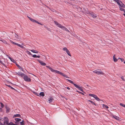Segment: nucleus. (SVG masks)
Masks as SVG:
<instances>
[{"mask_svg": "<svg viewBox=\"0 0 125 125\" xmlns=\"http://www.w3.org/2000/svg\"><path fill=\"white\" fill-rule=\"evenodd\" d=\"M46 67L47 68H49V69L51 70V71L53 72H55L56 73L58 74H60L62 75L64 77H65L69 78V77L68 76L64 73H62L60 72V71L57 70H54L53 69H52L51 67H50L49 66H46Z\"/></svg>", "mask_w": 125, "mask_h": 125, "instance_id": "f257e3e1", "label": "nucleus"}, {"mask_svg": "<svg viewBox=\"0 0 125 125\" xmlns=\"http://www.w3.org/2000/svg\"><path fill=\"white\" fill-rule=\"evenodd\" d=\"M4 122H3V124H4V125H6V124H7L8 125H18V124H17V122H15V123H16V124H14L12 122L9 123V119L8 118L6 117L4 118Z\"/></svg>", "mask_w": 125, "mask_h": 125, "instance_id": "f03ea898", "label": "nucleus"}, {"mask_svg": "<svg viewBox=\"0 0 125 125\" xmlns=\"http://www.w3.org/2000/svg\"><path fill=\"white\" fill-rule=\"evenodd\" d=\"M54 23L59 28L62 29L63 30H65L66 29L65 27L62 25L61 24L59 23L58 22L54 21Z\"/></svg>", "mask_w": 125, "mask_h": 125, "instance_id": "7ed1b4c3", "label": "nucleus"}, {"mask_svg": "<svg viewBox=\"0 0 125 125\" xmlns=\"http://www.w3.org/2000/svg\"><path fill=\"white\" fill-rule=\"evenodd\" d=\"M93 72L98 75H104V73L102 72L101 70L97 69L93 71Z\"/></svg>", "mask_w": 125, "mask_h": 125, "instance_id": "20e7f679", "label": "nucleus"}, {"mask_svg": "<svg viewBox=\"0 0 125 125\" xmlns=\"http://www.w3.org/2000/svg\"><path fill=\"white\" fill-rule=\"evenodd\" d=\"M23 78L24 80L26 82H30L31 81V79L25 74L24 75Z\"/></svg>", "mask_w": 125, "mask_h": 125, "instance_id": "39448f33", "label": "nucleus"}, {"mask_svg": "<svg viewBox=\"0 0 125 125\" xmlns=\"http://www.w3.org/2000/svg\"><path fill=\"white\" fill-rule=\"evenodd\" d=\"M89 96H92L97 101H99L100 100V99L98 98L97 96L94 94H89Z\"/></svg>", "mask_w": 125, "mask_h": 125, "instance_id": "423d86ee", "label": "nucleus"}, {"mask_svg": "<svg viewBox=\"0 0 125 125\" xmlns=\"http://www.w3.org/2000/svg\"><path fill=\"white\" fill-rule=\"evenodd\" d=\"M74 86L76 88L79 89V90L83 92V90L82 88L83 87H80L79 85H77L76 84H74Z\"/></svg>", "mask_w": 125, "mask_h": 125, "instance_id": "0eeeda50", "label": "nucleus"}, {"mask_svg": "<svg viewBox=\"0 0 125 125\" xmlns=\"http://www.w3.org/2000/svg\"><path fill=\"white\" fill-rule=\"evenodd\" d=\"M27 17H28V18L31 21L33 22H35L36 23L38 24H41V25H42L41 23H40L39 22L35 20H34V19H32L28 16Z\"/></svg>", "mask_w": 125, "mask_h": 125, "instance_id": "6e6552de", "label": "nucleus"}, {"mask_svg": "<svg viewBox=\"0 0 125 125\" xmlns=\"http://www.w3.org/2000/svg\"><path fill=\"white\" fill-rule=\"evenodd\" d=\"M118 4L120 6L119 7H122V8H125V5L121 1L118 3Z\"/></svg>", "mask_w": 125, "mask_h": 125, "instance_id": "1a4fd4ad", "label": "nucleus"}, {"mask_svg": "<svg viewBox=\"0 0 125 125\" xmlns=\"http://www.w3.org/2000/svg\"><path fill=\"white\" fill-rule=\"evenodd\" d=\"M89 14L92 16L93 18H96L97 16L96 14H94V13L93 12H89Z\"/></svg>", "mask_w": 125, "mask_h": 125, "instance_id": "9d476101", "label": "nucleus"}, {"mask_svg": "<svg viewBox=\"0 0 125 125\" xmlns=\"http://www.w3.org/2000/svg\"><path fill=\"white\" fill-rule=\"evenodd\" d=\"M38 61L40 63L41 65L42 66H45L46 65V64L44 62L42 61L39 60H38Z\"/></svg>", "mask_w": 125, "mask_h": 125, "instance_id": "9b49d317", "label": "nucleus"}, {"mask_svg": "<svg viewBox=\"0 0 125 125\" xmlns=\"http://www.w3.org/2000/svg\"><path fill=\"white\" fill-rule=\"evenodd\" d=\"M17 73L19 75H20L21 76V77H23L25 75V74L21 72H18Z\"/></svg>", "mask_w": 125, "mask_h": 125, "instance_id": "f8f14e48", "label": "nucleus"}, {"mask_svg": "<svg viewBox=\"0 0 125 125\" xmlns=\"http://www.w3.org/2000/svg\"><path fill=\"white\" fill-rule=\"evenodd\" d=\"M15 37L14 38L16 39H21V38L19 36H18V35L15 34L14 36Z\"/></svg>", "mask_w": 125, "mask_h": 125, "instance_id": "ddd939ff", "label": "nucleus"}, {"mask_svg": "<svg viewBox=\"0 0 125 125\" xmlns=\"http://www.w3.org/2000/svg\"><path fill=\"white\" fill-rule=\"evenodd\" d=\"M21 115L19 114H17L15 115H13V118H15L16 117H21Z\"/></svg>", "mask_w": 125, "mask_h": 125, "instance_id": "4468645a", "label": "nucleus"}, {"mask_svg": "<svg viewBox=\"0 0 125 125\" xmlns=\"http://www.w3.org/2000/svg\"><path fill=\"white\" fill-rule=\"evenodd\" d=\"M115 55L114 54L113 56V59L114 61L115 62H117L118 61V59H116L115 57Z\"/></svg>", "mask_w": 125, "mask_h": 125, "instance_id": "2eb2a0df", "label": "nucleus"}, {"mask_svg": "<svg viewBox=\"0 0 125 125\" xmlns=\"http://www.w3.org/2000/svg\"><path fill=\"white\" fill-rule=\"evenodd\" d=\"M53 100V99L52 97H50V99H49L48 100V101L49 102V103H51L52 102V101Z\"/></svg>", "mask_w": 125, "mask_h": 125, "instance_id": "dca6fc26", "label": "nucleus"}, {"mask_svg": "<svg viewBox=\"0 0 125 125\" xmlns=\"http://www.w3.org/2000/svg\"><path fill=\"white\" fill-rule=\"evenodd\" d=\"M113 117L117 120H120L119 117L115 115H114Z\"/></svg>", "mask_w": 125, "mask_h": 125, "instance_id": "f3484780", "label": "nucleus"}, {"mask_svg": "<svg viewBox=\"0 0 125 125\" xmlns=\"http://www.w3.org/2000/svg\"><path fill=\"white\" fill-rule=\"evenodd\" d=\"M10 42L12 43L13 44L17 45V46L19 44L18 43L14 42H13L12 41H11V40H10Z\"/></svg>", "mask_w": 125, "mask_h": 125, "instance_id": "a211bd4d", "label": "nucleus"}, {"mask_svg": "<svg viewBox=\"0 0 125 125\" xmlns=\"http://www.w3.org/2000/svg\"><path fill=\"white\" fill-rule=\"evenodd\" d=\"M103 107L104 108L106 109H108L109 108V107L107 105L104 104H103Z\"/></svg>", "mask_w": 125, "mask_h": 125, "instance_id": "6ab92c4d", "label": "nucleus"}, {"mask_svg": "<svg viewBox=\"0 0 125 125\" xmlns=\"http://www.w3.org/2000/svg\"><path fill=\"white\" fill-rule=\"evenodd\" d=\"M15 120L18 122H19L21 120L20 118H15Z\"/></svg>", "mask_w": 125, "mask_h": 125, "instance_id": "aec40b11", "label": "nucleus"}, {"mask_svg": "<svg viewBox=\"0 0 125 125\" xmlns=\"http://www.w3.org/2000/svg\"><path fill=\"white\" fill-rule=\"evenodd\" d=\"M30 51L31 52H32L34 53H37L38 52V51H37L36 50H31Z\"/></svg>", "mask_w": 125, "mask_h": 125, "instance_id": "412c9836", "label": "nucleus"}, {"mask_svg": "<svg viewBox=\"0 0 125 125\" xmlns=\"http://www.w3.org/2000/svg\"><path fill=\"white\" fill-rule=\"evenodd\" d=\"M39 94L40 95L42 96H44L45 95L44 93L42 92H41Z\"/></svg>", "mask_w": 125, "mask_h": 125, "instance_id": "4be33fe9", "label": "nucleus"}, {"mask_svg": "<svg viewBox=\"0 0 125 125\" xmlns=\"http://www.w3.org/2000/svg\"><path fill=\"white\" fill-rule=\"evenodd\" d=\"M6 112L7 113H9L10 111V108L7 107H6Z\"/></svg>", "mask_w": 125, "mask_h": 125, "instance_id": "5701e85b", "label": "nucleus"}, {"mask_svg": "<svg viewBox=\"0 0 125 125\" xmlns=\"http://www.w3.org/2000/svg\"><path fill=\"white\" fill-rule=\"evenodd\" d=\"M66 52L67 54L68 55L70 56H71V54L69 50H68Z\"/></svg>", "mask_w": 125, "mask_h": 125, "instance_id": "b1692460", "label": "nucleus"}, {"mask_svg": "<svg viewBox=\"0 0 125 125\" xmlns=\"http://www.w3.org/2000/svg\"><path fill=\"white\" fill-rule=\"evenodd\" d=\"M1 41L3 43L5 44H7L8 45H9V44L7 43V42L4 40H1Z\"/></svg>", "mask_w": 125, "mask_h": 125, "instance_id": "393cba45", "label": "nucleus"}, {"mask_svg": "<svg viewBox=\"0 0 125 125\" xmlns=\"http://www.w3.org/2000/svg\"><path fill=\"white\" fill-rule=\"evenodd\" d=\"M21 125H24L25 122L24 121L22 120L21 122H20Z\"/></svg>", "mask_w": 125, "mask_h": 125, "instance_id": "a878e982", "label": "nucleus"}, {"mask_svg": "<svg viewBox=\"0 0 125 125\" xmlns=\"http://www.w3.org/2000/svg\"><path fill=\"white\" fill-rule=\"evenodd\" d=\"M17 65V66L22 71H23V69L20 66V65Z\"/></svg>", "mask_w": 125, "mask_h": 125, "instance_id": "bb28decb", "label": "nucleus"}, {"mask_svg": "<svg viewBox=\"0 0 125 125\" xmlns=\"http://www.w3.org/2000/svg\"><path fill=\"white\" fill-rule=\"evenodd\" d=\"M69 82H70V83H72V84H73V85H74V84H75V83H73V81H71V80H68V79H67V80Z\"/></svg>", "mask_w": 125, "mask_h": 125, "instance_id": "cd10ccee", "label": "nucleus"}, {"mask_svg": "<svg viewBox=\"0 0 125 125\" xmlns=\"http://www.w3.org/2000/svg\"><path fill=\"white\" fill-rule=\"evenodd\" d=\"M62 50L64 51H66V52L68 50L66 47H65L63 48Z\"/></svg>", "mask_w": 125, "mask_h": 125, "instance_id": "c85d7f7f", "label": "nucleus"}, {"mask_svg": "<svg viewBox=\"0 0 125 125\" xmlns=\"http://www.w3.org/2000/svg\"><path fill=\"white\" fill-rule=\"evenodd\" d=\"M62 50L64 51H66V52L68 50L66 47H65L63 48Z\"/></svg>", "mask_w": 125, "mask_h": 125, "instance_id": "c756f323", "label": "nucleus"}, {"mask_svg": "<svg viewBox=\"0 0 125 125\" xmlns=\"http://www.w3.org/2000/svg\"><path fill=\"white\" fill-rule=\"evenodd\" d=\"M62 50L64 51H66V52L68 50L66 47H65L63 48Z\"/></svg>", "mask_w": 125, "mask_h": 125, "instance_id": "7c9ffc66", "label": "nucleus"}, {"mask_svg": "<svg viewBox=\"0 0 125 125\" xmlns=\"http://www.w3.org/2000/svg\"><path fill=\"white\" fill-rule=\"evenodd\" d=\"M3 120L2 118L0 119V125H4V124L2 123L1 122V121H3Z\"/></svg>", "mask_w": 125, "mask_h": 125, "instance_id": "2f4dec72", "label": "nucleus"}, {"mask_svg": "<svg viewBox=\"0 0 125 125\" xmlns=\"http://www.w3.org/2000/svg\"><path fill=\"white\" fill-rule=\"evenodd\" d=\"M26 52H27V53L28 54H29V55H32V54L29 51H27Z\"/></svg>", "mask_w": 125, "mask_h": 125, "instance_id": "473e14b6", "label": "nucleus"}, {"mask_svg": "<svg viewBox=\"0 0 125 125\" xmlns=\"http://www.w3.org/2000/svg\"><path fill=\"white\" fill-rule=\"evenodd\" d=\"M89 102H91V103H92V104H94V105H95V103H94L93 101H92L90 100H89Z\"/></svg>", "mask_w": 125, "mask_h": 125, "instance_id": "72a5a7b5", "label": "nucleus"}, {"mask_svg": "<svg viewBox=\"0 0 125 125\" xmlns=\"http://www.w3.org/2000/svg\"><path fill=\"white\" fill-rule=\"evenodd\" d=\"M18 46L20 47L21 48H24V47L22 45H21L19 44Z\"/></svg>", "mask_w": 125, "mask_h": 125, "instance_id": "f704fd0d", "label": "nucleus"}, {"mask_svg": "<svg viewBox=\"0 0 125 125\" xmlns=\"http://www.w3.org/2000/svg\"><path fill=\"white\" fill-rule=\"evenodd\" d=\"M120 104L121 106H122L123 107H124L125 108V105L124 104H123L121 103H120Z\"/></svg>", "mask_w": 125, "mask_h": 125, "instance_id": "c9c22d12", "label": "nucleus"}, {"mask_svg": "<svg viewBox=\"0 0 125 125\" xmlns=\"http://www.w3.org/2000/svg\"><path fill=\"white\" fill-rule=\"evenodd\" d=\"M123 8H122V7H119L120 10L121 11H124V9Z\"/></svg>", "mask_w": 125, "mask_h": 125, "instance_id": "e433bc0d", "label": "nucleus"}, {"mask_svg": "<svg viewBox=\"0 0 125 125\" xmlns=\"http://www.w3.org/2000/svg\"><path fill=\"white\" fill-rule=\"evenodd\" d=\"M0 104L1 105V107L2 108H3L4 106L3 104L1 102H0Z\"/></svg>", "mask_w": 125, "mask_h": 125, "instance_id": "4c0bfd02", "label": "nucleus"}, {"mask_svg": "<svg viewBox=\"0 0 125 125\" xmlns=\"http://www.w3.org/2000/svg\"><path fill=\"white\" fill-rule=\"evenodd\" d=\"M121 78L123 81H125V79H124V77L123 76H121Z\"/></svg>", "mask_w": 125, "mask_h": 125, "instance_id": "58836bf2", "label": "nucleus"}, {"mask_svg": "<svg viewBox=\"0 0 125 125\" xmlns=\"http://www.w3.org/2000/svg\"><path fill=\"white\" fill-rule=\"evenodd\" d=\"M32 56L34 58H37V56L36 55L34 54L32 55Z\"/></svg>", "mask_w": 125, "mask_h": 125, "instance_id": "ea45409f", "label": "nucleus"}, {"mask_svg": "<svg viewBox=\"0 0 125 125\" xmlns=\"http://www.w3.org/2000/svg\"><path fill=\"white\" fill-rule=\"evenodd\" d=\"M9 58L10 59V60H11V61H12L13 62V61H14V60H13V59L11 58L10 57Z\"/></svg>", "mask_w": 125, "mask_h": 125, "instance_id": "a19ab883", "label": "nucleus"}, {"mask_svg": "<svg viewBox=\"0 0 125 125\" xmlns=\"http://www.w3.org/2000/svg\"><path fill=\"white\" fill-rule=\"evenodd\" d=\"M76 92H78V93H80V94H82V95H83L84 94L83 93H82V92H79V91H77V90L76 91Z\"/></svg>", "mask_w": 125, "mask_h": 125, "instance_id": "79ce46f5", "label": "nucleus"}, {"mask_svg": "<svg viewBox=\"0 0 125 125\" xmlns=\"http://www.w3.org/2000/svg\"><path fill=\"white\" fill-rule=\"evenodd\" d=\"M65 31H67L69 32H70V31L66 28V29L65 30Z\"/></svg>", "mask_w": 125, "mask_h": 125, "instance_id": "37998d69", "label": "nucleus"}, {"mask_svg": "<svg viewBox=\"0 0 125 125\" xmlns=\"http://www.w3.org/2000/svg\"><path fill=\"white\" fill-rule=\"evenodd\" d=\"M120 60L122 62H123L124 60L122 58H120Z\"/></svg>", "mask_w": 125, "mask_h": 125, "instance_id": "c03bdc74", "label": "nucleus"}, {"mask_svg": "<svg viewBox=\"0 0 125 125\" xmlns=\"http://www.w3.org/2000/svg\"><path fill=\"white\" fill-rule=\"evenodd\" d=\"M40 56L39 55L37 56V58H40Z\"/></svg>", "mask_w": 125, "mask_h": 125, "instance_id": "a18cd8bd", "label": "nucleus"}, {"mask_svg": "<svg viewBox=\"0 0 125 125\" xmlns=\"http://www.w3.org/2000/svg\"><path fill=\"white\" fill-rule=\"evenodd\" d=\"M67 88L68 90H70V88L69 87H67Z\"/></svg>", "mask_w": 125, "mask_h": 125, "instance_id": "49530a36", "label": "nucleus"}, {"mask_svg": "<svg viewBox=\"0 0 125 125\" xmlns=\"http://www.w3.org/2000/svg\"><path fill=\"white\" fill-rule=\"evenodd\" d=\"M7 86H8L10 87H11V86L9 85H7Z\"/></svg>", "mask_w": 125, "mask_h": 125, "instance_id": "de8ad7c7", "label": "nucleus"}, {"mask_svg": "<svg viewBox=\"0 0 125 125\" xmlns=\"http://www.w3.org/2000/svg\"><path fill=\"white\" fill-rule=\"evenodd\" d=\"M35 94L36 95H37L38 96H39V95L37 93H35Z\"/></svg>", "mask_w": 125, "mask_h": 125, "instance_id": "09e8293b", "label": "nucleus"}, {"mask_svg": "<svg viewBox=\"0 0 125 125\" xmlns=\"http://www.w3.org/2000/svg\"><path fill=\"white\" fill-rule=\"evenodd\" d=\"M10 88H11V89H14V88H13L11 86V87H10Z\"/></svg>", "mask_w": 125, "mask_h": 125, "instance_id": "8fccbe9b", "label": "nucleus"}, {"mask_svg": "<svg viewBox=\"0 0 125 125\" xmlns=\"http://www.w3.org/2000/svg\"><path fill=\"white\" fill-rule=\"evenodd\" d=\"M123 15H124L125 16V13H124V14H123Z\"/></svg>", "mask_w": 125, "mask_h": 125, "instance_id": "3c124183", "label": "nucleus"}, {"mask_svg": "<svg viewBox=\"0 0 125 125\" xmlns=\"http://www.w3.org/2000/svg\"><path fill=\"white\" fill-rule=\"evenodd\" d=\"M0 110H2L1 108L0 107Z\"/></svg>", "mask_w": 125, "mask_h": 125, "instance_id": "603ef678", "label": "nucleus"}, {"mask_svg": "<svg viewBox=\"0 0 125 125\" xmlns=\"http://www.w3.org/2000/svg\"><path fill=\"white\" fill-rule=\"evenodd\" d=\"M123 11H124V12L125 13V10H124Z\"/></svg>", "mask_w": 125, "mask_h": 125, "instance_id": "864d4df0", "label": "nucleus"}, {"mask_svg": "<svg viewBox=\"0 0 125 125\" xmlns=\"http://www.w3.org/2000/svg\"><path fill=\"white\" fill-rule=\"evenodd\" d=\"M124 63L125 64V61L124 62Z\"/></svg>", "mask_w": 125, "mask_h": 125, "instance_id": "5fc2aeb1", "label": "nucleus"}, {"mask_svg": "<svg viewBox=\"0 0 125 125\" xmlns=\"http://www.w3.org/2000/svg\"><path fill=\"white\" fill-rule=\"evenodd\" d=\"M120 58H118V59H120Z\"/></svg>", "mask_w": 125, "mask_h": 125, "instance_id": "6e6d98bb", "label": "nucleus"}, {"mask_svg": "<svg viewBox=\"0 0 125 125\" xmlns=\"http://www.w3.org/2000/svg\"><path fill=\"white\" fill-rule=\"evenodd\" d=\"M0 62H1V61H0Z\"/></svg>", "mask_w": 125, "mask_h": 125, "instance_id": "4d7b16f0", "label": "nucleus"}]
</instances>
